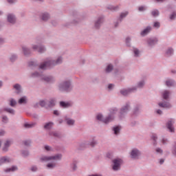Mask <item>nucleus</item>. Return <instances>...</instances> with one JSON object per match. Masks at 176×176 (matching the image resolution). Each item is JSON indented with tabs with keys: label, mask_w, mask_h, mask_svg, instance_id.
<instances>
[{
	"label": "nucleus",
	"mask_w": 176,
	"mask_h": 176,
	"mask_svg": "<svg viewBox=\"0 0 176 176\" xmlns=\"http://www.w3.org/2000/svg\"><path fill=\"white\" fill-rule=\"evenodd\" d=\"M132 90H134V89H123L121 91V94H122V96H127V94H129L130 93V91H131Z\"/></svg>",
	"instance_id": "nucleus-21"
},
{
	"label": "nucleus",
	"mask_w": 176,
	"mask_h": 176,
	"mask_svg": "<svg viewBox=\"0 0 176 176\" xmlns=\"http://www.w3.org/2000/svg\"><path fill=\"white\" fill-rule=\"evenodd\" d=\"M8 3H14L16 2V0H8Z\"/></svg>",
	"instance_id": "nucleus-59"
},
{
	"label": "nucleus",
	"mask_w": 176,
	"mask_h": 176,
	"mask_svg": "<svg viewBox=\"0 0 176 176\" xmlns=\"http://www.w3.org/2000/svg\"><path fill=\"white\" fill-rule=\"evenodd\" d=\"M5 134V131H0V135H3Z\"/></svg>",
	"instance_id": "nucleus-63"
},
{
	"label": "nucleus",
	"mask_w": 176,
	"mask_h": 176,
	"mask_svg": "<svg viewBox=\"0 0 176 176\" xmlns=\"http://www.w3.org/2000/svg\"><path fill=\"white\" fill-rule=\"evenodd\" d=\"M63 159V154L58 153L51 156H43L40 158L41 162H50L54 160L55 162L60 161Z\"/></svg>",
	"instance_id": "nucleus-1"
},
{
	"label": "nucleus",
	"mask_w": 176,
	"mask_h": 176,
	"mask_svg": "<svg viewBox=\"0 0 176 176\" xmlns=\"http://www.w3.org/2000/svg\"><path fill=\"white\" fill-rule=\"evenodd\" d=\"M113 131L114 132V134L116 135H118V134H119V133H120V126H114L113 128Z\"/></svg>",
	"instance_id": "nucleus-20"
},
{
	"label": "nucleus",
	"mask_w": 176,
	"mask_h": 176,
	"mask_svg": "<svg viewBox=\"0 0 176 176\" xmlns=\"http://www.w3.org/2000/svg\"><path fill=\"white\" fill-rule=\"evenodd\" d=\"M175 84V82H174V81H173L171 80H168L166 82V86H168V87H171V86H174Z\"/></svg>",
	"instance_id": "nucleus-23"
},
{
	"label": "nucleus",
	"mask_w": 176,
	"mask_h": 176,
	"mask_svg": "<svg viewBox=\"0 0 176 176\" xmlns=\"http://www.w3.org/2000/svg\"><path fill=\"white\" fill-rule=\"evenodd\" d=\"M23 144L25 146H30L31 145V140H25L23 142Z\"/></svg>",
	"instance_id": "nucleus-37"
},
{
	"label": "nucleus",
	"mask_w": 176,
	"mask_h": 176,
	"mask_svg": "<svg viewBox=\"0 0 176 176\" xmlns=\"http://www.w3.org/2000/svg\"><path fill=\"white\" fill-rule=\"evenodd\" d=\"M144 82H140L138 83V87H142V86H144Z\"/></svg>",
	"instance_id": "nucleus-55"
},
{
	"label": "nucleus",
	"mask_w": 176,
	"mask_h": 176,
	"mask_svg": "<svg viewBox=\"0 0 176 176\" xmlns=\"http://www.w3.org/2000/svg\"><path fill=\"white\" fill-rule=\"evenodd\" d=\"M31 171H32L33 173H35V171L38 170V167H36V166H32L30 168Z\"/></svg>",
	"instance_id": "nucleus-39"
},
{
	"label": "nucleus",
	"mask_w": 176,
	"mask_h": 176,
	"mask_svg": "<svg viewBox=\"0 0 176 176\" xmlns=\"http://www.w3.org/2000/svg\"><path fill=\"white\" fill-rule=\"evenodd\" d=\"M113 87V85H112V84H110V85H109V86H108V88H109V89H112Z\"/></svg>",
	"instance_id": "nucleus-62"
},
{
	"label": "nucleus",
	"mask_w": 176,
	"mask_h": 176,
	"mask_svg": "<svg viewBox=\"0 0 176 176\" xmlns=\"http://www.w3.org/2000/svg\"><path fill=\"white\" fill-rule=\"evenodd\" d=\"M131 159H139L140 156L141 155V152L138 151L137 148H133L131 151Z\"/></svg>",
	"instance_id": "nucleus-5"
},
{
	"label": "nucleus",
	"mask_w": 176,
	"mask_h": 176,
	"mask_svg": "<svg viewBox=\"0 0 176 176\" xmlns=\"http://www.w3.org/2000/svg\"><path fill=\"white\" fill-rule=\"evenodd\" d=\"M12 142L10 140H7L3 144V151L4 152H6L8 151V148L10 146Z\"/></svg>",
	"instance_id": "nucleus-9"
},
{
	"label": "nucleus",
	"mask_w": 176,
	"mask_h": 176,
	"mask_svg": "<svg viewBox=\"0 0 176 176\" xmlns=\"http://www.w3.org/2000/svg\"><path fill=\"white\" fill-rule=\"evenodd\" d=\"M63 62V59L61 58H58L56 62L50 61L45 62L40 65L41 69H47V68H50V67H53V65H56L57 64H60Z\"/></svg>",
	"instance_id": "nucleus-2"
},
{
	"label": "nucleus",
	"mask_w": 176,
	"mask_h": 176,
	"mask_svg": "<svg viewBox=\"0 0 176 176\" xmlns=\"http://www.w3.org/2000/svg\"><path fill=\"white\" fill-rule=\"evenodd\" d=\"M33 49L34 50L38 51L39 53H43V52H45V48L42 46L38 47L36 45H34V46H33Z\"/></svg>",
	"instance_id": "nucleus-14"
},
{
	"label": "nucleus",
	"mask_w": 176,
	"mask_h": 176,
	"mask_svg": "<svg viewBox=\"0 0 176 176\" xmlns=\"http://www.w3.org/2000/svg\"><path fill=\"white\" fill-rule=\"evenodd\" d=\"M161 142L162 144H163V145H165V144H167V142H168V140L166 138H162L161 139Z\"/></svg>",
	"instance_id": "nucleus-34"
},
{
	"label": "nucleus",
	"mask_w": 176,
	"mask_h": 176,
	"mask_svg": "<svg viewBox=\"0 0 176 176\" xmlns=\"http://www.w3.org/2000/svg\"><path fill=\"white\" fill-rule=\"evenodd\" d=\"M14 87L16 89V90H17L18 91H20V89H21V87H20L19 85L16 84L15 85H14Z\"/></svg>",
	"instance_id": "nucleus-45"
},
{
	"label": "nucleus",
	"mask_w": 176,
	"mask_h": 176,
	"mask_svg": "<svg viewBox=\"0 0 176 176\" xmlns=\"http://www.w3.org/2000/svg\"><path fill=\"white\" fill-rule=\"evenodd\" d=\"M96 119L100 122H102V123H104L105 124H108V123L112 122V120L115 119V117H113V115H110L107 118H104L102 114L99 113L96 116Z\"/></svg>",
	"instance_id": "nucleus-3"
},
{
	"label": "nucleus",
	"mask_w": 176,
	"mask_h": 176,
	"mask_svg": "<svg viewBox=\"0 0 176 176\" xmlns=\"http://www.w3.org/2000/svg\"><path fill=\"white\" fill-rule=\"evenodd\" d=\"M173 155H175V156H176V144L174 146L173 151Z\"/></svg>",
	"instance_id": "nucleus-54"
},
{
	"label": "nucleus",
	"mask_w": 176,
	"mask_h": 176,
	"mask_svg": "<svg viewBox=\"0 0 176 176\" xmlns=\"http://www.w3.org/2000/svg\"><path fill=\"white\" fill-rule=\"evenodd\" d=\"M155 151L157 153H163V150H162V148H157L155 149Z\"/></svg>",
	"instance_id": "nucleus-47"
},
{
	"label": "nucleus",
	"mask_w": 176,
	"mask_h": 176,
	"mask_svg": "<svg viewBox=\"0 0 176 176\" xmlns=\"http://www.w3.org/2000/svg\"><path fill=\"white\" fill-rule=\"evenodd\" d=\"M154 27H155V28H159V27H160V23L159 22H155V23H154Z\"/></svg>",
	"instance_id": "nucleus-50"
},
{
	"label": "nucleus",
	"mask_w": 176,
	"mask_h": 176,
	"mask_svg": "<svg viewBox=\"0 0 176 176\" xmlns=\"http://www.w3.org/2000/svg\"><path fill=\"white\" fill-rule=\"evenodd\" d=\"M30 155V153L27 151H22V156H23L24 157L28 156Z\"/></svg>",
	"instance_id": "nucleus-35"
},
{
	"label": "nucleus",
	"mask_w": 176,
	"mask_h": 176,
	"mask_svg": "<svg viewBox=\"0 0 176 176\" xmlns=\"http://www.w3.org/2000/svg\"><path fill=\"white\" fill-rule=\"evenodd\" d=\"M8 120H9L8 119V117H6V116H3L2 117L3 123H8Z\"/></svg>",
	"instance_id": "nucleus-40"
},
{
	"label": "nucleus",
	"mask_w": 176,
	"mask_h": 176,
	"mask_svg": "<svg viewBox=\"0 0 176 176\" xmlns=\"http://www.w3.org/2000/svg\"><path fill=\"white\" fill-rule=\"evenodd\" d=\"M35 126H36V122H32V123H25L24 124L23 126L25 129H32V127H35Z\"/></svg>",
	"instance_id": "nucleus-12"
},
{
	"label": "nucleus",
	"mask_w": 176,
	"mask_h": 176,
	"mask_svg": "<svg viewBox=\"0 0 176 176\" xmlns=\"http://www.w3.org/2000/svg\"><path fill=\"white\" fill-rule=\"evenodd\" d=\"M52 77H45V82H52Z\"/></svg>",
	"instance_id": "nucleus-49"
},
{
	"label": "nucleus",
	"mask_w": 176,
	"mask_h": 176,
	"mask_svg": "<svg viewBox=\"0 0 176 176\" xmlns=\"http://www.w3.org/2000/svg\"><path fill=\"white\" fill-rule=\"evenodd\" d=\"M54 115H55V116H58L60 115V113L58 112V111H54Z\"/></svg>",
	"instance_id": "nucleus-56"
},
{
	"label": "nucleus",
	"mask_w": 176,
	"mask_h": 176,
	"mask_svg": "<svg viewBox=\"0 0 176 176\" xmlns=\"http://www.w3.org/2000/svg\"><path fill=\"white\" fill-rule=\"evenodd\" d=\"M133 52H134L135 56L136 57L138 56V54H140V51H139L138 49H134V50H133Z\"/></svg>",
	"instance_id": "nucleus-44"
},
{
	"label": "nucleus",
	"mask_w": 176,
	"mask_h": 176,
	"mask_svg": "<svg viewBox=\"0 0 176 176\" xmlns=\"http://www.w3.org/2000/svg\"><path fill=\"white\" fill-rule=\"evenodd\" d=\"M152 15L154 16V17H156V16H159V11L158 10H154L151 12Z\"/></svg>",
	"instance_id": "nucleus-38"
},
{
	"label": "nucleus",
	"mask_w": 176,
	"mask_h": 176,
	"mask_svg": "<svg viewBox=\"0 0 176 176\" xmlns=\"http://www.w3.org/2000/svg\"><path fill=\"white\" fill-rule=\"evenodd\" d=\"M123 163V161L121 159L117 158L113 160V170L114 171H118L120 170V165Z\"/></svg>",
	"instance_id": "nucleus-4"
},
{
	"label": "nucleus",
	"mask_w": 176,
	"mask_h": 176,
	"mask_svg": "<svg viewBox=\"0 0 176 176\" xmlns=\"http://www.w3.org/2000/svg\"><path fill=\"white\" fill-rule=\"evenodd\" d=\"M60 105L63 108H68V107H71V104L69 102H60Z\"/></svg>",
	"instance_id": "nucleus-19"
},
{
	"label": "nucleus",
	"mask_w": 176,
	"mask_h": 176,
	"mask_svg": "<svg viewBox=\"0 0 176 176\" xmlns=\"http://www.w3.org/2000/svg\"><path fill=\"white\" fill-rule=\"evenodd\" d=\"M71 168L73 171H76V170H78V166H76V162H73L71 164Z\"/></svg>",
	"instance_id": "nucleus-25"
},
{
	"label": "nucleus",
	"mask_w": 176,
	"mask_h": 176,
	"mask_svg": "<svg viewBox=\"0 0 176 176\" xmlns=\"http://www.w3.org/2000/svg\"><path fill=\"white\" fill-rule=\"evenodd\" d=\"M160 107H162V108H170L171 107V104L170 103L164 102V103H160Z\"/></svg>",
	"instance_id": "nucleus-22"
},
{
	"label": "nucleus",
	"mask_w": 176,
	"mask_h": 176,
	"mask_svg": "<svg viewBox=\"0 0 176 176\" xmlns=\"http://www.w3.org/2000/svg\"><path fill=\"white\" fill-rule=\"evenodd\" d=\"M27 115H32V117H33V118H38V115H34L33 113L28 112V113H27Z\"/></svg>",
	"instance_id": "nucleus-51"
},
{
	"label": "nucleus",
	"mask_w": 176,
	"mask_h": 176,
	"mask_svg": "<svg viewBox=\"0 0 176 176\" xmlns=\"http://www.w3.org/2000/svg\"><path fill=\"white\" fill-rule=\"evenodd\" d=\"M55 100L54 99H51L50 102H47V107H54Z\"/></svg>",
	"instance_id": "nucleus-28"
},
{
	"label": "nucleus",
	"mask_w": 176,
	"mask_h": 176,
	"mask_svg": "<svg viewBox=\"0 0 176 176\" xmlns=\"http://www.w3.org/2000/svg\"><path fill=\"white\" fill-rule=\"evenodd\" d=\"M175 18H176V13H175V12H173V13L170 15V20H174Z\"/></svg>",
	"instance_id": "nucleus-46"
},
{
	"label": "nucleus",
	"mask_w": 176,
	"mask_h": 176,
	"mask_svg": "<svg viewBox=\"0 0 176 176\" xmlns=\"http://www.w3.org/2000/svg\"><path fill=\"white\" fill-rule=\"evenodd\" d=\"M157 42V39L156 38H150L148 40V44L150 45H155V43H156Z\"/></svg>",
	"instance_id": "nucleus-27"
},
{
	"label": "nucleus",
	"mask_w": 176,
	"mask_h": 176,
	"mask_svg": "<svg viewBox=\"0 0 176 176\" xmlns=\"http://www.w3.org/2000/svg\"><path fill=\"white\" fill-rule=\"evenodd\" d=\"M98 142L96 140V139H92V140H90L88 142V145H89V146H91L92 148H94V146H96V145H97Z\"/></svg>",
	"instance_id": "nucleus-16"
},
{
	"label": "nucleus",
	"mask_w": 176,
	"mask_h": 176,
	"mask_svg": "<svg viewBox=\"0 0 176 176\" xmlns=\"http://www.w3.org/2000/svg\"><path fill=\"white\" fill-rule=\"evenodd\" d=\"M152 140H153L154 141H156V140H157V136H156V135H153V136H152Z\"/></svg>",
	"instance_id": "nucleus-60"
},
{
	"label": "nucleus",
	"mask_w": 176,
	"mask_h": 176,
	"mask_svg": "<svg viewBox=\"0 0 176 176\" xmlns=\"http://www.w3.org/2000/svg\"><path fill=\"white\" fill-rule=\"evenodd\" d=\"M49 135H51L52 137H60V133H58L56 131H50L49 133Z\"/></svg>",
	"instance_id": "nucleus-24"
},
{
	"label": "nucleus",
	"mask_w": 176,
	"mask_h": 176,
	"mask_svg": "<svg viewBox=\"0 0 176 176\" xmlns=\"http://www.w3.org/2000/svg\"><path fill=\"white\" fill-rule=\"evenodd\" d=\"M17 170V166H12L11 168H8L7 169H5L4 171L5 173H13L14 171H16Z\"/></svg>",
	"instance_id": "nucleus-13"
},
{
	"label": "nucleus",
	"mask_w": 176,
	"mask_h": 176,
	"mask_svg": "<svg viewBox=\"0 0 176 176\" xmlns=\"http://www.w3.org/2000/svg\"><path fill=\"white\" fill-rule=\"evenodd\" d=\"M66 123L68 124V126H74V124H75V120L71 118H67Z\"/></svg>",
	"instance_id": "nucleus-18"
},
{
	"label": "nucleus",
	"mask_w": 176,
	"mask_h": 176,
	"mask_svg": "<svg viewBox=\"0 0 176 176\" xmlns=\"http://www.w3.org/2000/svg\"><path fill=\"white\" fill-rule=\"evenodd\" d=\"M10 162H12V159L9 157H2L0 158V166L5 164V163H10Z\"/></svg>",
	"instance_id": "nucleus-7"
},
{
	"label": "nucleus",
	"mask_w": 176,
	"mask_h": 176,
	"mask_svg": "<svg viewBox=\"0 0 176 176\" xmlns=\"http://www.w3.org/2000/svg\"><path fill=\"white\" fill-rule=\"evenodd\" d=\"M10 104L11 107H14V105H16V100L11 99L10 100Z\"/></svg>",
	"instance_id": "nucleus-42"
},
{
	"label": "nucleus",
	"mask_w": 176,
	"mask_h": 176,
	"mask_svg": "<svg viewBox=\"0 0 176 176\" xmlns=\"http://www.w3.org/2000/svg\"><path fill=\"white\" fill-rule=\"evenodd\" d=\"M44 149L45 151H47V152H50V151H53V148H52V146H50L49 145H45L44 146Z\"/></svg>",
	"instance_id": "nucleus-31"
},
{
	"label": "nucleus",
	"mask_w": 176,
	"mask_h": 176,
	"mask_svg": "<svg viewBox=\"0 0 176 176\" xmlns=\"http://www.w3.org/2000/svg\"><path fill=\"white\" fill-rule=\"evenodd\" d=\"M14 60H16V56L13 55V56L10 58V61H14Z\"/></svg>",
	"instance_id": "nucleus-58"
},
{
	"label": "nucleus",
	"mask_w": 176,
	"mask_h": 176,
	"mask_svg": "<svg viewBox=\"0 0 176 176\" xmlns=\"http://www.w3.org/2000/svg\"><path fill=\"white\" fill-rule=\"evenodd\" d=\"M162 113H163L162 111H155V115L160 116V115H162Z\"/></svg>",
	"instance_id": "nucleus-52"
},
{
	"label": "nucleus",
	"mask_w": 176,
	"mask_h": 176,
	"mask_svg": "<svg viewBox=\"0 0 176 176\" xmlns=\"http://www.w3.org/2000/svg\"><path fill=\"white\" fill-rule=\"evenodd\" d=\"M112 69H113V66H112V65H109L106 69V72H111Z\"/></svg>",
	"instance_id": "nucleus-32"
},
{
	"label": "nucleus",
	"mask_w": 176,
	"mask_h": 176,
	"mask_svg": "<svg viewBox=\"0 0 176 176\" xmlns=\"http://www.w3.org/2000/svg\"><path fill=\"white\" fill-rule=\"evenodd\" d=\"M127 14H129V12L122 13L120 14V19H123V17H126V16H127Z\"/></svg>",
	"instance_id": "nucleus-48"
},
{
	"label": "nucleus",
	"mask_w": 176,
	"mask_h": 176,
	"mask_svg": "<svg viewBox=\"0 0 176 176\" xmlns=\"http://www.w3.org/2000/svg\"><path fill=\"white\" fill-rule=\"evenodd\" d=\"M169 94H170V92H168V91H164L162 94L163 98H164V100H167V98H168Z\"/></svg>",
	"instance_id": "nucleus-26"
},
{
	"label": "nucleus",
	"mask_w": 176,
	"mask_h": 176,
	"mask_svg": "<svg viewBox=\"0 0 176 176\" xmlns=\"http://www.w3.org/2000/svg\"><path fill=\"white\" fill-rule=\"evenodd\" d=\"M40 107H47V102L45 100H41L39 102Z\"/></svg>",
	"instance_id": "nucleus-30"
},
{
	"label": "nucleus",
	"mask_w": 176,
	"mask_h": 176,
	"mask_svg": "<svg viewBox=\"0 0 176 176\" xmlns=\"http://www.w3.org/2000/svg\"><path fill=\"white\" fill-rule=\"evenodd\" d=\"M173 52L174 51L173 50V49L169 48L166 52V54H168V56H170V54H173Z\"/></svg>",
	"instance_id": "nucleus-41"
},
{
	"label": "nucleus",
	"mask_w": 176,
	"mask_h": 176,
	"mask_svg": "<svg viewBox=\"0 0 176 176\" xmlns=\"http://www.w3.org/2000/svg\"><path fill=\"white\" fill-rule=\"evenodd\" d=\"M69 87H71L69 82H63L60 85V89L65 90V91H68V90H69Z\"/></svg>",
	"instance_id": "nucleus-6"
},
{
	"label": "nucleus",
	"mask_w": 176,
	"mask_h": 176,
	"mask_svg": "<svg viewBox=\"0 0 176 176\" xmlns=\"http://www.w3.org/2000/svg\"><path fill=\"white\" fill-rule=\"evenodd\" d=\"M173 123H174V121L169 120L166 124V127L170 133H174L175 131L174 126H173Z\"/></svg>",
	"instance_id": "nucleus-8"
},
{
	"label": "nucleus",
	"mask_w": 176,
	"mask_h": 176,
	"mask_svg": "<svg viewBox=\"0 0 176 176\" xmlns=\"http://www.w3.org/2000/svg\"><path fill=\"white\" fill-rule=\"evenodd\" d=\"M57 166V163L52 162H50L46 165V167L48 168L50 170H53V168H56Z\"/></svg>",
	"instance_id": "nucleus-10"
},
{
	"label": "nucleus",
	"mask_w": 176,
	"mask_h": 176,
	"mask_svg": "<svg viewBox=\"0 0 176 176\" xmlns=\"http://www.w3.org/2000/svg\"><path fill=\"white\" fill-rule=\"evenodd\" d=\"M23 50L25 56H27L30 53V50L28 48L23 47Z\"/></svg>",
	"instance_id": "nucleus-36"
},
{
	"label": "nucleus",
	"mask_w": 176,
	"mask_h": 176,
	"mask_svg": "<svg viewBox=\"0 0 176 176\" xmlns=\"http://www.w3.org/2000/svg\"><path fill=\"white\" fill-rule=\"evenodd\" d=\"M8 21H9V23H11L12 24H13L16 22V18L12 14H8Z\"/></svg>",
	"instance_id": "nucleus-11"
},
{
	"label": "nucleus",
	"mask_w": 176,
	"mask_h": 176,
	"mask_svg": "<svg viewBox=\"0 0 176 176\" xmlns=\"http://www.w3.org/2000/svg\"><path fill=\"white\" fill-rule=\"evenodd\" d=\"M102 21V18H100L98 20V21L96 23L95 25L96 28H98V24Z\"/></svg>",
	"instance_id": "nucleus-43"
},
{
	"label": "nucleus",
	"mask_w": 176,
	"mask_h": 176,
	"mask_svg": "<svg viewBox=\"0 0 176 176\" xmlns=\"http://www.w3.org/2000/svg\"><path fill=\"white\" fill-rule=\"evenodd\" d=\"M27 102V98L23 97L19 100V104H25Z\"/></svg>",
	"instance_id": "nucleus-29"
},
{
	"label": "nucleus",
	"mask_w": 176,
	"mask_h": 176,
	"mask_svg": "<svg viewBox=\"0 0 176 176\" xmlns=\"http://www.w3.org/2000/svg\"><path fill=\"white\" fill-rule=\"evenodd\" d=\"M49 19V14H43V16H42V20H43L44 21H46V20H47Z\"/></svg>",
	"instance_id": "nucleus-33"
},
{
	"label": "nucleus",
	"mask_w": 176,
	"mask_h": 176,
	"mask_svg": "<svg viewBox=\"0 0 176 176\" xmlns=\"http://www.w3.org/2000/svg\"><path fill=\"white\" fill-rule=\"evenodd\" d=\"M9 113L11 115H14V111H8Z\"/></svg>",
	"instance_id": "nucleus-64"
},
{
	"label": "nucleus",
	"mask_w": 176,
	"mask_h": 176,
	"mask_svg": "<svg viewBox=\"0 0 176 176\" xmlns=\"http://www.w3.org/2000/svg\"><path fill=\"white\" fill-rule=\"evenodd\" d=\"M109 9H110L111 10H116V7L111 6L109 8Z\"/></svg>",
	"instance_id": "nucleus-61"
},
{
	"label": "nucleus",
	"mask_w": 176,
	"mask_h": 176,
	"mask_svg": "<svg viewBox=\"0 0 176 176\" xmlns=\"http://www.w3.org/2000/svg\"><path fill=\"white\" fill-rule=\"evenodd\" d=\"M159 162L160 164H163V163H164V159H160Z\"/></svg>",
	"instance_id": "nucleus-57"
},
{
	"label": "nucleus",
	"mask_w": 176,
	"mask_h": 176,
	"mask_svg": "<svg viewBox=\"0 0 176 176\" xmlns=\"http://www.w3.org/2000/svg\"><path fill=\"white\" fill-rule=\"evenodd\" d=\"M54 123L53 122H47L45 125H44V129L45 130H50V129H52L54 126Z\"/></svg>",
	"instance_id": "nucleus-15"
},
{
	"label": "nucleus",
	"mask_w": 176,
	"mask_h": 176,
	"mask_svg": "<svg viewBox=\"0 0 176 176\" xmlns=\"http://www.w3.org/2000/svg\"><path fill=\"white\" fill-rule=\"evenodd\" d=\"M139 10H140V12H142V11L145 10V7H144V6L139 7Z\"/></svg>",
	"instance_id": "nucleus-53"
},
{
	"label": "nucleus",
	"mask_w": 176,
	"mask_h": 176,
	"mask_svg": "<svg viewBox=\"0 0 176 176\" xmlns=\"http://www.w3.org/2000/svg\"><path fill=\"white\" fill-rule=\"evenodd\" d=\"M151 30H152V28L151 27H147L146 29H144L142 32L141 35L144 36L146 35V34L149 33L151 32Z\"/></svg>",
	"instance_id": "nucleus-17"
}]
</instances>
